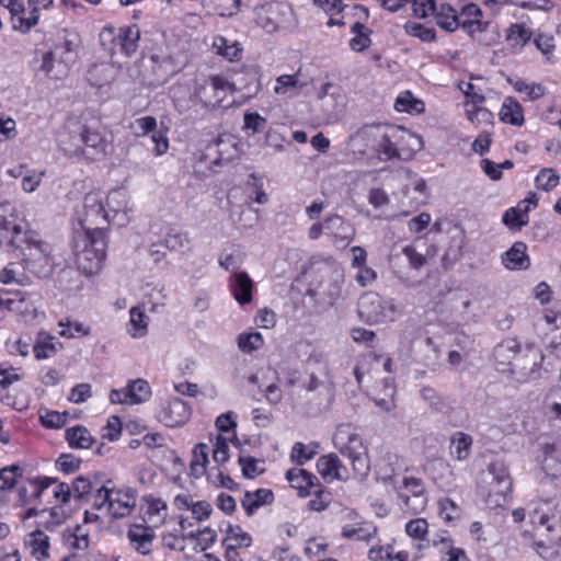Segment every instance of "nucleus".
I'll return each instance as SVG.
<instances>
[{
	"label": "nucleus",
	"instance_id": "obj_19",
	"mask_svg": "<svg viewBox=\"0 0 561 561\" xmlns=\"http://www.w3.org/2000/svg\"><path fill=\"white\" fill-rule=\"evenodd\" d=\"M190 415L187 403L182 399H174L160 413V421L168 427H176L184 424Z\"/></svg>",
	"mask_w": 561,
	"mask_h": 561
},
{
	"label": "nucleus",
	"instance_id": "obj_11",
	"mask_svg": "<svg viewBox=\"0 0 561 561\" xmlns=\"http://www.w3.org/2000/svg\"><path fill=\"white\" fill-rule=\"evenodd\" d=\"M436 24L447 32H454L462 27L470 36H473V26L477 21H460L456 9L448 3H439L434 13Z\"/></svg>",
	"mask_w": 561,
	"mask_h": 561
},
{
	"label": "nucleus",
	"instance_id": "obj_44",
	"mask_svg": "<svg viewBox=\"0 0 561 561\" xmlns=\"http://www.w3.org/2000/svg\"><path fill=\"white\" fill-rule=\"evenodd\" d=\"M394 108L398 112L422 113L424 111V103L414 99L410 91H405L397 98Z\"/></svg>",
	"mask_w": 561,
	"mask_h": 561
},
{
	"label": "nucleus",
	"instance_id": "obj_54",
	"mask_svg": "<svg viewBox=\"0 0 561 561\" xmlns=\"http://www.w3.org/2000/svg\"><path fill=\"white\" fill-rule=\"evenodd\" d=\"M399 499L403 503V508L414 514L421 512L427 502L425 493L410 496L405 492L399 491Z\"/></svg>",
	"mask_w": 561,
	"mask_h": 561
},
{
	"label": "nucleus",
	"instance_id": "obj_58",
	"mask_svg": "<svg viewBox=\"0 0 561 561\" xmlns=\"http://www.w3.org/2000/svg\"><path fill=\"white\" fill-rule=\"evenodd\" d=\"M405 32L414 37H419L423 42H433L435 39V31L419 23L408 22L404 25Z\"/></svg>",
	"mask_w": 561,
	"mask_h": 561
},
{
	"label": "nucleus",
	"instance_id": "obj_27",
	"mask_svg": "<svg viewBox=\"0 0 561 561\" xmlns=\"http://www.w3.org/2000/svg\"><path fill=\"white\" fill-rule=\"evenodd\" d=\"M139 39L140 30L137 25L117 28L119 51L125 56H131L137 50Z\"/></svg>",
	"mask_w": 561,
	"mask_h": 561
},
{
	"label": "nucleus",
	"instance_id": "obj_34",
	"mask_svg": "<svg viewBox=\"0 0 561 561\" xmlns=\"http://www.w3.org/2000/svg\"><path fill=\"white\" fill-rule=\"evenodd\" d=\"M387 129V125H383L381 134L378 136L379 141L374 150L378 158L385 161L398 159V157H400L399 152H396L392 141H390V134Z\"/></svg>",
	"mask_w": 561,
	"mask_h": 561
},
{
	"label": "nucleus",
	"instance_id": "obj_46",
	"mask_svg": "<svg viewBox=\"0 0 561 561\" xmlns=\"http://www.w3.org/2000/svg\"><path fill=\"white\" fill-rule=\"evenodd\" d=\"M508 82L513 85L515 91L519 93H525L528 96V100L535 101L541 98L545 94V88L541 84L537 83H527L523 79L512 80L508 79Z\"/></svg>",
	"mask_w": 561,
	"mask_h": 561
},
{
	"label": "nucleus",
	"instance_id": "obj_63",
	"mask_svg": "<svg viewBox=\"0 0 561 561\" xmlns=\"http://www.w3.org/2000/svg\"><path fill=\"white\" fill-rule=\"evenodd\" d=\"M312 493L314 494V497L309 501L308 507L316 512L324 511L331 502V494L321 490L319 485Z\"/></svg>",
	"mask_w": 561,
	"mask_h": 561
},
{
	"label": "nucleus",
	"instance_id": "obj_1",
	"mask_svg": "<svg viewBox=\"0 0 561 561\" xmlns=\"http://www.w3.org/2000/svg\"><path fill=\"white\" fill-rule=\"evenodd\" d=\"M76 215L80 227L73 231L76 264L83 274L93 275L101 271L106 257L110 214L103 205L102 196L90 192L85 194Z\"/></svg>",
	"mask_w": 561,
	"mask_h": 561
},
{
	"label": "nucleus",
	"instance_id": "obj_10",
	"mask_svg": "<svg viewBox=\"0 0 561 561\" xmlns=\"http://www.w3.org/2000/svg\"><path fill=\"white\" fill-rule=\"evenodd\" d=\"M291 14L289 5L280 2L266 3L257 15L260 25L268 33L276 32Z\"/></svg>",
	"mask_w": 561,
	"mask_h": 561
},
{
	"label": "nucleus",
	"instance_id": "obj_33",
	"mask_svg": "<svg viewBox=\"0 0 561 561\" xmlns=\"http://www.w3.org/2000/svg\"><path fill=\"white\" fill-rule=\"evenodd\" d=\"M383 125H365L359 128L353 136L354 141H360L366 149H370L373 152L379 141L378 136L381 134Z\"/></svg>",
	"mask_w": 561,
	"mask_h": 561
},
{
	"label": "nucleus",
	"instance_id": "obj_56",
	"mask_svg": "<svg viewBox=\"0 0 561 561\" xmlns=\"http://www.w3.org/2000/svg\"><path fill=\"white\" fill-rule=\"evenodd\" d=\"M401 253L405 256L410 267L413 270H421L427 264V256L416 251L415 247L412 244L403 247Z\"/></svg>",
	"mask_w": 561,
	"mask_h": 561
},
{
	"label": "nucleus",
	"instance_id": "obj_59",
	"mask_svg": "<svg viewBox=\"0 0 561 561\" xmlns=\"http://www.w3.org/2000/svg\"><path fill=\"white\" fill-rule=\"evenodd\" d=\"M266 118L256 112H247L243 115V129L251 130L252 134L263 131L266 125Z\"/></svg>",
	"mask_w": 561,
	"mask_h": 561
},
{
	"label": "nucleus",
	"instance_id": "obj_26",
	"mask_svg": "<svg viewBox=\"0 0 561 561\" xmlns=\"http://www.w3.org/2000/svg\"><path fill=\"white\" fill-rule=\"evenodd\" d=\"M131 546L141 554H148L153 540V533L149 527L134 525L127 533Z\"/></svg>",
	"mask_w": 561,
	"mask_h": 561
},
{
	"label": "nucleus",
	"instance_id": "obj_8",
	"mask_svg": "<svg viewBox=\"0 0 561 561\" xmlns=\"http://www.w3.org/2000/svg\"><path fill=\"white\" fill-rule=\"evenodd\" d=\"M75 139L72 153L76 156L82 154L87 158L96 159L106 154L107 141L101 133L87 125L79 127L78 138L75 137Z\"/></svg>",
	"mask_w": 561,
	"mask_h": 561
},
{
	"label": "nucleus",
	"instance_id": "obj_42",
	"mask_svg": "<svg viewBox=\"0 0 561 561\" xmlns=\"http://www.w3.org/2000/svg\"><path fill=\"white\" fill-rule=\"evenodd\" d=\"M343 283V273L340 270H333L329 278L328 287L324 289L329 305L333 306L335 301L341 297Z\"/></svg>",
	"mask_w": 561,
	"mask_h": 561
},
{
	"label": "nucleus",
	"instance_id": "obj_60",
	"mask_svg": "<svg viewBox=\"0 0 561 561\" xmlns=\"http://www.w3.org/2000/svg\"><path fill=\"white\" fill-rule=\"evenodd\" d=\"M68 415V412L47 411L41 415V422L47 428H60L67 423Z\"/></svg>",
	"mask_w": 561,
	"mask_h": 561
},
{
	"label": "nucleus",
	"instance_id": "obj_22",
	"mask_svg": "<svg viewBox=\"0 0 561 561\" xmlns=\"http://www.w3.org/2000/svg\"><path fill=\"white\" fill-rule=\"evenodd\" d=\"M286 479L291 486L299 491L300 496L310 495L311 490L317 488L318 478L305 469L291 468L286 472Z\"/></svg>",
	"mask_w": 561,
	"mask_h": 561
},
{
	"label": "nucleus",
	"instance_id": "obj_29",
	"mask_svg": "<svg viewBox=\"0 0 561 561\" xmlns=\"http://www.w3.org/2000/svg\"><path fill=\"white\" fill-rule=\"evenodd\" d=\"M499 115L503 123L514 126H522L524 124L523 107L512 96L504 100Z\"/></svg>",
	"mask_w": 561,
	"mask_h": 561
},
{
	"label": "nucleus",
	"instance_id": "obj_21",
	"mask_svg": "<svg viewBox=\"0 0 561 561\" xmlns=\"http://www.w3.org/2000/svg\"><path fill=\"white\" fill-rule=\"evenodd\" d=\"M502 263L504 266L512 271L527 270L530 265L529 256L527 255V245L522 241L515 242L503 255Z\"/></svg>",
	"mask_w": 561,
	"mask_h": 561
},
{
	"label": "nucleus",
	"instance_id": "obj_57",
	"mask_svg": "<svg viewBox=\"0 0 561 561\" xmlns=\"http://www.w3.org/2000/svg\"><path fill=\"white\" fill-rule=\"evenodd\" d=\"M164 244L172 251L182 250L188 245L187 234L182 231L171 229L164 238Z\"/></svg>",
	"mask_w": 561,
	"mask_h": 561
},
{
	"label": "nucleus",
	"instance_id": "obj_55",
	"mask_svg": "<svg viewBox=\"0 0 561 561\" xmlns=\"http://www.w3.org/2000/svg\"><path fill=\"white\" fill-rule=\"evenodd\" d=\"M263 345V337L261 333H241L238 336V347L245 353L259 350Z\"/></svg>",
	"mask_w": 561,
	"mask_h": 561
},
{
	"label": "nucleus",
	"instance_id": "obj_28",
	"mask_svg": "<svg viewBox=\"0 0 561 561\" xmlns=\"http://www.w3.org/2000/svg\"><path fill=\"white\" fill-rule=\"evenodd\" d=\"M59 347H61V344L56 341L55 336L47 332H39L33 346V352L37 359H45L54 356Z\"/></svg>",
	"mask_w": 561,
	"mask_h": 561
},
{
	"label": "nucleus",
	"instance_id": "obj_7",
	"mask_svg": "<svg viewBox=\"0 0 561 561\" xmlns=\"http://www.w3.org/2000/svg\"><path fill=\"white\" fill-rule=\"evenodd\" d=\"M358 314L367 323L394 321L398 314L392 299L381 297L375 291L364 294L358 302Z\"/></svg>",
	"mask_w": 561,
	"mask_h": 561
},
{
	"label": "nucleus",
	"instance_id": "obj_41",
	"mask_svg": "<svg viewBox=\"0 0 561 561\" xmlns=\"http://www.w3.org/2000/svg\"><path fill=\"white\" fill-rule=\"evenodd\" d=\"M129 333L133 337H141L147 333V316L140 307H131L129 310Z\"/></svg>",
	"mask_w": 561,
	"mask_h": 561
},
{
	"label": "nucleus",
	"instance_id": "obj_9",
	"mask_svg": "<svg viewBox=\"0 0 561 561\" xmlns=\"http://www.w3.org/2000/svg\"><path fill=\"white\" fill-rule=\"evenodd\" d=\"M23 227L18 224L14 207L8 203H0V245L21 247Z\"/></svg>",
	"mask_w": 561,
	"mask_h": 561
},
{
	"label": "nucleus",
	"instance_id": "obj_12",
	"mask_svg": "<svg viewBox=\"0 0 561 561\" xmlns=\"http://www.w3.org/2000/svg\"><path fill=\"white\" fill-rule=\"evenodd\" d=\"M325 233L333 238L334 244L340 248H346L355 237V228L343 217L332 215L325 218Z\"/></svg>",
	"mask_w": 561,
	"mask_h": 561
},
{
	"label": "nucleus",
	"instance_id": "obj_5",
	"mask_svg": "<svg viewBox=\"0 0 561 561\" xmlns=\"http://www.w3.org/2000/svg\"><path fill=\"white\" fill-rule=\"evenodd\" d=\"M236 87L222 76H211L208 78H199L194 82V90L190 96V101L201 104L206 110H215L222 106V102L227 96V92Z\"/></svg>",
	"mask_w": 561,
	"mask_h": 561
},
{
	"label": "nucleus",
	"instance_id": "obj_39",
	"mask_svg": "<svg viewBox=\"0 0 561 561\" xmlns=\"http://www.w3.org/2000/svg\"><path fill=\"white\" fill-rule=\"evenodd\" d=\"M531 32L523 24H512L507 31L506 39L514 49L523 48L530 39Z\"/></svg>",
	"mask_w": 561,
	"mask_h": 561
},
{
	"label": "nucleus",
	"instance_id": "obj_15",
	"mask_svg": "<svg viewBox=\"0 0 561 561\" xmlns=\"http://www.w3.org/2000/svg\"><path fill=\"white\" fill-rule=\"evenodd\" d=\"M77 47V36L68 34L66 31L57 34L54 47L49 51L55 56L57 62L67 70L75 60V50Z\"/></svg>",
	"mask_w": 561,
	"mask_h": 561
},
{
	"label": "nucleus",
	"instance_id": "obj_64",
	"mask_svg": "<svg viewBox=\"0 0 561 561\" xmlns=\"http://www.w3.org/2000/svg\"><path fill=\"white\" fill-rule=\"evenodd\" d=\"M427 529L428 524L424 518L412 519L405 525L407 534L415 539L423 540L427 534Z\"/></svg>",
	"mask_w": 561,
	"mask_h": 561
},
{
	"label": "nucleus",
	"instance_id": "obj_20",
	"mask_svg": "<svg viewBox=\"0 0 561 561\" xmlns=\"http://www.w3.org/2000/svg\"><path fill=\"white\" fill-rule=\"evenodd\" d=\"M253 286V280L243 271L233 273L229 278V288L240 305L251 302Z\"/></svg>",
	"mask_w": 561,
	"mask_h": 561
},
{
	"label": "nucleus",
	"instance_id": "obj_4",
	"mask_svg": "<svg viewBox=\"0 0 561 561\" xmlns=\"http://www.w3.org/2000/svg\"><path fill=\"white\" fill-rule=\"evenodd\" d=\"M334 444L340 453L351 460L353 471L358 478L364 479L369 474L368 449L358 434L348 432V426H339Z\"/></svg>",
	"mask_w": 561,
	"mask_h": 561
},
{
	"label": "nucleus",
	"instance_id": "obj_49",
	"mask_svg": "<svg viewBox=\"0 0 561 561\" xmlns=\"http://www.w3.org/2000/svg\"><path fill=\"white\" fill-rule=\"evenodd\" d=\"M21 476L22 468L19 465L0 469V491L12 490L16 484V479Z\"/></svg>",
	"mask_w": 561,
	"mask_h": 561
},
{
	"label": "nucleus",
	"instance_id": "obj_16",
	"mask_svg": "<svg viewBox=\"0 0 561 561\" xmlns=\"http://www.w3.org/2000/svg\"><path fill=\"white\" fill-rule=\"evenodd\" d=\"M520 352V344L515 339H507L497 344L493 355L500 365H513L514 368L526 370L527 367L519 363L517 357Z\"/></svg>",
	"mask_w": 561,
	"mask_h": 561
},
{
	"label": "nucleus",
	"instance_id": "obj_25",
	"mask_svg": "<svg viewBox=\"0 0 561 561\" xmlns=\"http://www.w3.org/2000/svg\"><path fill=\"white\" fill-rule=\"evenodd\" d=\"M274 494L270 489H257L253 492L247 491L241 500V504L248 516L253 515L261 506L271 504Z\"/></svg>",
	"mask_w": 561,
	"mask_h": 561
},
{
	"label": "nucleus",
	"instance_id": "obj_23",
	"mask_svg": "<svg viewBox=\"0 0 561 561\" xmlns=\"http://www.w3.org/2000/svg\"><path fill=\"white\" fill-rule=\"evenodd\" d=\"M53 3V0H27L30 16L14 18L13 30L21 33H27L38 23L39 10L46 9Z\"/></svg>",
	"mask_w": 561,
	"mask_h": 561
},
{
	"label": "nucleus",
	"instance_id": "obj_62",
	"mask_svg": "<svg viewBox=\"0 0 561 561\" xmlns=\"http://www.w3.org/2000/svg\"><path fill=\"white\" fill-rule=\"evenodd\" d=\"M71 486H72L73 497L79 501L84 500L85 496H88L93 489L92 482L83 476L77 477L73 480Z\"/></svg>",
	"mask_w": 561,
	"mask_h": 561
},
{
	"label": "nucleus",
	"instance_id": "obj_35",
	"mask_svg": "<svg viewBox=\"0 0 561 561\" xmlns=\"http://www.w3.org/2000/svg\"><path fill=\"white\" fill-rule=\"evenodd\" d=\"M376 533L377 528L368 524H362L358 526L346 525L342 528V537L367 542L376 536Z\"/></svg>",
	"mask_w": 561,
	"mask_h": 561
},
{
	"label": "nucleus",
	"instance_id": "obj_2",
	"mask_svg": "<svg viewBox=\"0 0 561 561\" xmlns=\"http://www.w3.org/2000/svg\"><path fill=\"white\" fill-rule=\"evenodd\" d=\"M528 518L535 531L534 549L542 559L552 560L561 542L560 522L537 507L528 511Z\"/></svg>",
	"mask_w": 561,
	"mask_h": 561
},
{
	"label": "nucleus",
	"instance_id": "obj_48",
	"mask_svg": "<svg viewBox=\"0 0 561 561\" xmlns=\"http://www.w3.org/2000/svg\"><path fill=\"white\" fill-rule=\"evenodd\" d=\"M453 445H454V454L456 455L457 459L465 460L470 455V448L473 443V439L470 435L458 432L453 437Z\"/></svg>",
	"mask_w": 561,
	"mask_h": 561
},
{
	"label": "nucleus",
	"instance_id": "obj_36",
	"mask_svg": "<svg viewBox=\"0 0 561 561\" xmlns=\"http://www.w3.org/2000/svg\"><path fill=\"white\" fill-rule=\"evenodd\" d=\"M217 53L226 57L230 61L239 60L241 57L242 48L238 42H229L224 36H218L214 39L213 44Z\"/></svg>",
	"mask_w": 561,
	"mask_h": 561
},
{
	"label": "nucleus",
	"instance_id": "obj_3",
	"mask_svg": "<svg viewBox=\"0 0 561 561\" xmlns=\"http://www.w3.org/2000/svg\"><path fill=\"white\" fill-rule=\"evenodd\" d=\"M20 243L21 247H10V249L20 251L26 270L38 277L48 276L53 266L49 244L39 240L33 231H23Z\"/></svg>",
	"mask_w": 561,
	"mask_h": 561
},
{
	"label": "nucleus",
	"instance_id": "obj_37",
	"mask_svg": "<svg viewBox=\"0 0 561 561\" xmlns=\"http://www.w3.org/2000/svg\"><path fill=\"white\" fill-rule=\"evenodd\" d=\"M299 79L295 75H282L276 78L274 92L278 95L293 96L298 93V90L302 88Z\"/></svg>",
	"mask_w": 561,
	"mask_h": 561
},
{
	"label": "nucleus",
	"instance_id": "obj_24",
	"mask_svg": "<svg viewBox=\"0 0 561 561\" xmlns=\"http://www.w3.org/2000/svg\"><path fill=\"white\" fill-rule=\"evenodd\" d=\"M331 89H333L331 83L323 84L319 91V99L322 101L324 115L330 119H334L343 112L344 103L340 94L330 93Z\"/></svg>",
	"mask_w": 561,
	"mask_h": 561
},
{
	"label": "nucleus",
	"instance_id": "obj_61",
	"mask_svg": "<svg viewBox=\"0 0 561 561\" xmlns=\"http://www.w3.org/2000/svg\"><path fill=\"white\" fill-rule=\"evenodd\" d=\"M437 7L436 0H413L412 2L413 14L419 19H425L430 14L434 15Z\"/></svg>",
	"mask_w": 561,
	"mask_h": 561
},
{
	"label": "nucleus",
	"instance_id": "obj_17",
	"mask_svg": "<svg viewBox=\"0 0 561 561\" xmlns=\"http://www.w3.org/2000/svg\"><path fill=\"white\" fill-rule=\"evenodd\" d=\"M317 469L322 478L329 481L344 480L347 477L345 466L342 463L339 456L333 453L318 458Z\"/></svg>",
	"mask_w": 561,
	"mask_h": 561
},
{
	"label": "nucleus",
	"instance_id": "obj_50",
	"mask_svg": "<svg viewBox=\"0 0 561 561\" xmlns=\"http://www.w3.org/2000/svg\"><path fill=\"white\" fill-rule=\"evenodd\" d=\"M399 495V491L405 492L410 496L425 493L422 479L415 477H404L401 482L398 481L393 489Z\"/></svg>",
	"mask_w": 561,
	"mask_h": 561
},
{
	"label": "nucleus",
	"instance_id": "obj_45",
	"mask_svg": "<svg viewBox=\"0 0 561 561\" xmlns=\"http://www.w3.org/2000/svg\"><path fill=\"white\" fill-rule=\"evenodd\" d=\"M216 147L218 157L214 160L215 164L229 162L234 158L237 153V145L230 137H227V139L219 137L216 141Z\"/></svg>",
	"mask_w": 561,
	"mask_h": 561
},
{
	"label": "nucleus",
	"instance_id": "obj_40",
	"mask_svg": "<svg viewBox=\"0 0 561 561\" xmlns=\"http://www.w3.org/2000/svg\"><path fill=\"white\" fill-rule=\"evenodd\" d=\"M129 402L130 404H139L146 402L150 394V386L144 379H137L128 383Z\"/></svg>",
	"mask_w": 561,
	"mask_h": 561
},
{
	"label": "nucleus",
	"instance_id": "obj_43",
	"mask_svg": "<svg viewBox=\"0 0 561 561\" xmlns=\"http://www.w3.org/2000/svg\"><path fill=\"white\" fill-rule=\"evenodd\" d=\"M207 445L204 443L197 444L193 449V458L191 461V471L195 477L203 476L208 462Z\"/></svg>",
	"mask_w": 561,
	"mask_h": 561
},
{
	"label": "nucleus",
	"instance_id": "obj_30",
	"mask_svg": "<svg viewBox=\"0 0 561 561\" xmlns=\"http://www.w3.org/2000/svg\"><path fill=\"white\" fill-rule=\"evenodd\" d=\"M245 80L237 79L232 83H236V87L231 89V92L236 90H245L248 96H254L261 89L260 85V70L257 66H249L244 68Z\"/></svg>",
	"mask_w": 561,
	"mask_h": 561
},
{
	"label": "nucleus",
	"instance_id": "obj_52",
	"mask_svg": "<svg viewBox=\"0 0 561 561\" xmlns=\"http://www.w3.org/2000/svg\"><path fill=\"white\" fill-rule=\"evenodd\" d=\"M214 11L220 16L231 18L241 9V0H209Z\"/></svg>",
	"mask_w": 561,
	"mask_h": 561
},
{
	"label": "nucleus",
	"instance_id": "obj_14",
	"mask_svg": "<svg viewBox=\"0 0 561 561\" xmlns=\"http://www.w3.org/2000/svg\"><path fill=\"white\" fill-rule=\"evenodd\" d=\"M488 472L491 476L490 493L505 497L512 491V479L508 469L504 461L496 459L488 467Z\"/></svg>",
	"mask_w": 561,
	"mask_h": 561
},
{
	"label": "nucleus",
	"instance_id": "obj_6",
	"mask_svg": "<svg viewBox=\"0 0 561 561\" xmlns=\"http://www.w3.org/2000/svg\"><path fill=\"white\" fill-rule=\"evenodd\" d=\"M104 505H107L108 512L114 518L126 517L136 506V491L130 488L114 490L101 486L96 491L93 506L101 510Z\"/></svg>",
	"mask_w": 561,
	"mask_h": 561
},
{
	"label": "nucleus",
	"instance_id": "obj_13",
	"mask_svg": "<svg viewBox=\"0 0 561 561\" xmlns=\"http://www.w3.org/2000/svg\"><path fill=\"white\" fill-rule=\"evenodd\" d=\"M127 204L128 196L124 190L117 188L110 192L106 198V210L113 225L124 227L129 222Z\"/></svg>",
	"mask_w": 561,
	"mask_h": 561
},
{
	"label": "nucleus",
	"instance_id": "obj_53",
	"mask_svg": "<svg viewBox=\"0 0 561 561\" xmlns=\"http://www.w3.org/2000/svg\"><path fill=\"white\" fill-rule=\"evenodd\" d=\"M460 21H477V23L473 26V34L476 32H482L485 30L488 23L483 24L480 20L482 16L481 9L474 4L469 3L465 7H462L461 13L459 14Z\"/></svg>",
	"mask_w": 561,
	"mask_h": 561
},
{
	"label": "nucleus",
	"instance_id": "obj_18",
	"mask_svg": "<svg viewBox=\"0 0 561 561\" xmlns=\"http://www.w3.org/2000/svg\"><path fill=\"white\" fill-rule=\"evenodd\" d=\"M387 130L390 134V141H392L396 152H399V160L409 159L413 153V148L410 147L412 141H417L416 137L407 128L396 125H387Z\"/></svg>",
	"mask_w": 561,
	"mask_h": 561
},
{
	"label": "nucleus",
	"instance_id": "obj_32",
	"mask_svg": "<svg viewBox=\"0 0 561 561\" xmlns=\"http://www.w3.org/2000/svg\"><path fill=\"white\" fill-rule=\"evenodd\" d=\"M66 439L72 448H89L94 443L90 432L81 425H76L66 431Z\"/></svg>",
	"mask_w": 561,
	"mask_h": 561
},
{
	"label": "nucleus",
	"instance_id": "obj_51",
	"mask_svg": "<svg viewBox=\"0 0 561 561\" xmlns=\"http://www.w3.org/2000/svg\"><path fill=\"white\" fill-rule=\"evenodd\" d=\"M460 513V507L453 500L445 497L438 501V514L446 523L458 520Z\"/></svg>",
	"mask_w": 561,
	"mask_h": 561
},
{
	"label": "nucleus",
	"instance_id": "obj_47",
	"mask_svg": "<svg viewBox=\"0 0 561 561\" xmlns=\"http://www.w3.org/2000/svg\"><path fill=\"white\" fill-rule=\"evenodd\" d=\"M560 181V176L553 169L543 168L539 171L535 179L536 187L545 192L553 190Z\"/></svg>",
	"mask_w": 561,
	"mask_h": 561
},
{
	"label": "nucleus",
	"instance_id": "obj_38",
	"mask_svg": "<svg viewBox=\"0 0 561 561\" xmlns=\"http://www.w3.org/2000/svg\"><path fill=\"white\" fill-rule=\"evenodd\" d=\"M528 206L524 209L518 207L508 208L502 217V221L511 230H520L522 227L528 224Z\"/></svg>",
	"mask_w": 561,
	"mask_h": 561
},
{
	"label": "nucleus",
	"instance_id": "obj_31",
	"mask_svg": "<svg viewBox=\"0 0 561 561\" xmlns=\"http://www.w3.org/2000/svg\"><path fill=\"white\" fill-rule=\"evenodd\" d=\"M24 545L31 549V553L37 559L48 556L49 537L41 529L30 533L24 539Z\"/></svg>",
	"mask_w": 561,
	"mask_h": 561
}]
</instances>
